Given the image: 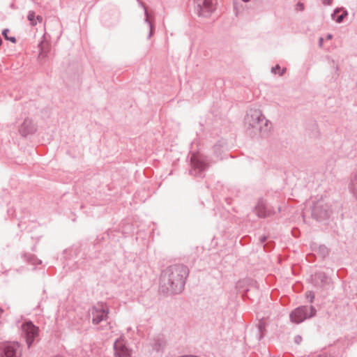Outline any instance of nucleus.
Listing matches in <instances>:
<instances>
[{
  "mask_svg": "<svg viewBox=\"0 0 357 357\" xmlns=\"http://www.w3.org/2000/svg\"><path fill=\"white\" fill-rule=\"evenodd\" d=\"M189 268L183 264H173L162 271L160 290L165 294H178L184 289Z\"/></svg>",
  "mask_w": 357,
  "mask_h": 357,
  "instance_id": "obj_1",
  "label": "nucleus"
},
{
  "mask_svg": "<svg viewBox=\"0 0 357 357\" xmlns=\"http://www.w3.org/2000/svg\"><path fill=\"white\" fill-rule=\"evenodd\" d=\"M245 123L247 126V131L252 137H265L271 129L270 121L258 109H250L248 111L245 117Z\"/></svg>",
  "mask_w": 357,
  "mask_h": 357,
  "instance_id": "obj_2",
  "label": "nucleus"
},
{
  "mask_svg": "<svg viewBox=\"0 0 357 357\" xmlns=\"http://www.w3.org/2000/svg\"><path fill=\"white\" fill-rule=\"evenodd\" d=\"M316 309L312 305H303L294 309L290 313V319L293 323L300 324L307 319L315 316Z\"/></svg>",
  "mask_w": 357,
  "mask_h": 357,
  "instance_id": "obj_3",
  "label": "nucleus"
},
{
  "mask_svg": "<svg viewBox=\"0 0 357 357\" xmlns=\"http://www.w3.org/2000/svg\"><path fill=\"white\" fill-rule=\"evenodd\" d=\"M330 213V206L324 200L320 199L314 204L312 208V216L317 220H326L328 218Z\"/></svg>",
  "mask_w": 357,
  "mask_h": 357,
  "instance_id": "obj_4",
  "label": "nucleus"
},
{
  "mask_svg": "<svg viewBox=\"0 0 357 357\" xmlns=\"http://www.w3.org/2000/svg\"><path fill=\"white\" fill-rule=\"evenodd\" d=\"M191 169L190 174L195 176L203 177L204 172L208 167V163L206 158L202 156L193 154L190 159Z\"/></svg>",
  "mask_w": 357,
  "mask_h": 357,
  "instance_id": "obj_5",
  "label": "nucleus"
},
{
  "mask_svg": "<svg viewBox=\"0 0 357 357\" xmlns=\"http://www.w3.org/2000/svg\"><path fill=\"white\" fill-rule=\"evenodd\" d=\"M215 0H195V10L199 16L207 17L215 10Z\"/></svg>",
  "mask_w": 357,
  "mask_h": 357,
  "instance_id": "obj_6",
  "label": "nucleus"
},
{
  "mask_svg": "<svg viewBox=\"0 0 357 357\" xmlns=\"http://www.w3.org/2000/svg\"><path fill=\"white\" fill-rule=\"evenodd\" d=\"M22 348L17 342H6L0 345V357H21Z\"/></svg>",
  "mask_w": 357,
  "mask_h": 357,
  "instance_id": "obj_7",
  "label": "nucleus"
},
{
  "mask_svg": "<svg viewBox=\"0 0 357 357\" xmlns=\"http://www.w3.org/2000/svg\"><path fill=\"white\" fill-rule=\"evenodd\" d=\"M109 309L107 306L103 303H97L91 309V314L92 316V323L94 325L100 324L101 321L107 319Z\"/></svg>",
  "mask_w": 357,
  "mask_h": 357,
  "instance_id": "obj_8",
  "label": "nucleus"
},
{
  "mask_svg": "<svg viewBox=\"0 0 357 357\" xmlns=\"http://www.w3.org/2000/svg\"><path fill=\"white\" fill-rule=\"evenodd\" d=\"M114 357H131V349H130L126 340L119 337L114 343Z\"/></svg>",
  "mask_w": 357,
  "mask_h": 357,
  "instance_id": "obj_9",
  "label": "nucleus"
},
{
  "mask_svg": "<svg viewBox=\"0 0 357 357\" xmlns=\"http://www.w3.org/2000/svg\"><path fill=\"white\" fill-rule=\"evenodd\" d=\"M22 329L26 336V341L29 347L32 344L34 338L38 335V328L32 322L27 321L22 324Z\"/></svg>",
  "mask_w": 357,
  "mask_h": 357,
  "instance_id": "obj_10",
  "label": "nucleus"
},
{
  "mask_svg": "<svg viewBox=\"0 0 357 357\" xmlns=\"http://www.w3.org/2000/svg\"><path fill=\"white\" fill-rule=\"evenodd\" d=\"M36 131V126L33 121L29 118L24 119L19 128V132L23 137L32 135Z\"/></svg>",
  "mask_w": 357,
  "mask_h": 357,
  "instance_id": "obj_11",
  "label": "nucleus"
},
{
  "mask_svg": "<svg viewBox=\"0 0 357 357\" xmlns=\"http://www.w3.org/2000/svg\"><path fill=\"white\" fill-rule=\"evenodd\" d=\"M255 210L257 216L261 218H264L271 214L269 210L267 209L266 203L263 199L258 200Z\"/></svg>",
  "mask_w": 357,
  "mask_h": 357,
  "instance_id": "obj_12",
  "label": "nucleus"
},
{
  "mask_svg": "<svg viewBox=\"0 0 357 357\" xmlns=\"http://www.w3.org/2000/svg\"><path fill=\"white\" fill-rule=\"evenodd\" d=\"M348 15V13L343 8H336L331 15V17L337 23L343 22L344 19Z\"/></svg>",
  "mask_w": 357,
  "mask_h": 357,
  "instance_id": "obj_13",
  "label": "nucleus"
},
{
  "mask_svg": "<svg viewBox=\"0 0 357 357\" xmlns=\"http://www.w3.org/2000/svg\"><path fill=\"white\" fill-rule=\"evenodd\" d=\"M350 191L353 196L357 199V172L351 180Z\"/></svg>",
  "mask_w": 357,
  "mask_h": 357,
  "instance_id": "obj_14",
  "label": "nucleus"
},
{
  "mask_svg": "<svg viewBox=\"0 0 357 357\" xmlns=\"http://www.w3.org/2000/svg\"><path fill=\"white\" fill-rule=\"evenodd\" d=\"M271 71L274 74H279L280 76H282L285 73L286 68H283L281 69L279 65H276L275 67L272 68Z\"/></svg>",
  "mask_w": 357,
  "mask_h": 357,
  "instance_id": "obj_15",
  "label": "nucleus"
},
{
  "mask_svg": "<svg viewBox=\"0 0 357 357\" xmlns=\"http://www.w3.org/2000/svg\"><path fill=\"white\" fill-rule=\"evenodd\" d=\"M36 14L33 11L29 12L27 19L30 22V24L31 26H35L37 24L36 20Z\"/></svg>",
  "mask_w": 357,
  "mask_h": 357,
  "instance_id": "obj_16",
  "label": "nucleus"
},
{
  "mask_svg": "<svg viewBox=\"0 0 357 357\" xmlns=\"http://www.w3.org/2000/svg\"><path fill=\"white\" fill-rule=\"evenodd\" d=\"M317 252H318V253L320 254V255L322 257H326L328 255V248L325 245H319L317 248Z\"/></svg>",
  "mask_w": 357,
  "mask_h": 357,
  "instance_id": "obj_17",
  "label": "nucleus"
},
{
  "mask_svg": "<svg viewBox=\"0 0 357 357\" xmlns=\"http://www.w3.org/2000/svg\"><path fill=\"white\" fill-rule=\"evenodd\" d=\"M9 30L8 29H4L2 31V35L4 37V38L7 40H9L13 43L16 42V38L15 37H9L8 36H6V33H8Z\"/></svg>",
  "mask_w": 357,
  "mask_h": 357,
  "instance_id": "obj_18",
  "label": "nucleus"
},
{
  "mask_svg": "<svg viewBox=\"0 0 357 357\" xmlns=\"http://www.w3.org/2000/svg\"><path fill=\"white\" fill-rule=\"evenodd\" d=\"M144 10H145V15H146L145 21L149 23V26H150V32H149V38H151V36L153 34V25L149 20V14H148L147 10L145 8H144Z\"/></svg>",
  "mask_w": 357,
  "mask_h": 357,
  "instance_id": "obj_19",
  "label": "nucleus"
},
{
  "mask_svg": "<svg viewBox=\"0 0 357 357\" xmlns=\"http://www.w3.org/2000/svg\"><path fill=\"white\" fill-rule=\"evenodd\" d=\"M265 330V325L260 322L258 326V333L259 334V339L263 337V331Z\"/></svg>",
  "mask_w": 357,
  "mask_h": 357,
  "instance_id": "obj_20",
  "label": "nucleus"
},
{
  "mask_svg": "<svg viewBox=\"0 0 357 357\" xmlns=\"http://www.w3.org/2000/svg\"><path fill=\"white\" fill-rule=\"evenodd\" d=\"M306 298L309 300L310 303H312L314 298V294L312 291L306 293Z\"/></svg>",
  "mask_w": 357,
  "mask_h": 357,
  "instance_id": "obj_21",
  "label": "nucleus"
},
{
  "mask_svg": "<svg viewBox=\"0 0 357 357\" xmlns=\"http://www.w3.org/2000/svg\"><path fill=\"white\" fill-rule=\"evenodd\" d=\"M39 47H40V52L39 54V58L42 57V56H46V51L45 50L43 44V43L40 44L39 45Z\"/></svg>",
  "mask_w": 357,
  "mask_h": 357,
  "instance_id": "obj_22",
  "label": "nucleus"
},
{
  "mask_svg": "<svg viewBox=\"0 0 357 357\" xmlns=\"http://www.w3.org/2000/svg\"><path fill=\"white\" fill-rule=\"evenodd\" d=\"M29 261L31 263L33 264H40L41 263V261L35 258V257L33 256H31V258L29 259Z\"/></svg>",
  "mask_w": 357,
  "mask_h": 357,
  "instance_id": "obj_23",
  "label": "nucleus"
},
{
  "mask_svg": "<svg viewBox=\"0 0 357 357\" xmlns=\"http://www.w3.org/2000/svg\"><path fill=\"white\" fill-rule=\"evenodd\" d=\"M302 341V337L300 336V335H296L294 338V342L296 343V344H300L301 342Z\"/></svg>",
  "mask_w": 357,
  "mask_h": 357,
  "instance_id": "obj_24",
  "label": "nucleus"
},
{
  "mask_svg": "<svg viewBox=\"0 0 357 357\" xmlns=\"http://www.w3.org/2000/svg\"><path fill=\"white\" fill-rule=\"evenodd\" d=\"M322 3L325 5H331L333 0H321Z\"/></svg>",
  "mask_w": 357,
  "mask_h": 357,
  "instance_id": "obj_25",
  "label": "nucleus"
},
{
  "mask_svg": "<svg viewBox=\"0 0 357 357\" xmlns=\"http://www.w3.org/2000/svg\"><path fill=\"white\" fill-rule=\"evenodd\" d=\"M266 239H267V237H266V236H261V237H260V239H259L260 243H261V244L264 243H265V241H266Z\"/></svg>",
  "mask_w": 357,
  "mask_h": 357,
  "instance_id": "obj_26",
  "label": "nucleus"
},
{
  "mask_svg": "<svg viewBox=\"0 0 357 357\" xmlns=\"http://www.w3.org/2000/svg\"><path fill=\"white\" fill-rule=\"evenodd\" d=\"M36 22H38L40 23L43 21V17L40 15H37L36 17Z\"/></svg>",
  "mask_w": 357,
  "mask_h": 357,
  "instance_id": "obj_27",
  "label": "nucleus"
},
{
  "mask_svg": "<svg viewBox=\"0 0 357 357\" xmlns=\"http://www.w3.org/2000/svg\"><path fill=\"white\" fill-rule=\"evenodd\" d=\"M323 43H324V38L321 37L319 39V46L320 47H321L323 46Z\"/></svg>",
  "mask_w": 357,
  "mask_h": 357,
  "instance_id": "obj_28",
  "label": "nucleus"
},
{
  "mask_svg": "<svg viewBox=\"0 0 357 357\" xmlns=\"http://www.w3.org/2000/svg\"><path fill=\"white\" fill-rule=\"evenodd\" d=\"M213 149H214V151L216 152V151H219V149H220V145L218 144H215Z\"/></svg>",
  "mask_w": 357,
  "mask_h": 357,
  "instance_id": "obj_29",
  "label": "nucleus"
},
{
  "mask_svg": "<svg viewBox=\"0 0 357 357\" xmlns=\"http://www.w3.org/2000/svg\"><path fill=\"white\" fill-rule=\"evenodd\" d=\"M271 245H269V243L267 244L264 245V248L266 250H268L271 249Z\"/></svg>",
  "mask_w": 357,
  "mask_h": 357,
  "instance_id": "obj_30",
  "label": "nucleus"
},
{
  "mask_svg": "<svg viewBox=\"0 0 357 357\" xmlns=\"http://www.w3.org/2000/svg\"><path fill=\"white\" fill-rule=\"evenodd\" d=\"M333 38V35L331 34V33H328L327 36H326V39L327 40H331Z\"/></svg>",
  "mask_w": 357,
  "mask_h": 357,
  "instance_id": "obj_31",
  "label": "nucleus"
},
{
  "mask_svg": "<svg viewBox=\"0 0 357 357\" xmlns=\"http://www.w3.org/2000/svg\"><path fill=\"white\" fill-rule=\"evenodd\" d=\"M297 6L300 8V10L303 9V5L302 3H298Z\"/></svg>",
  "mask_w": 357,
  "mask_h": 357,
  "instance_id": "obj_32",
  "label": "nucleus"
},
{
  "mask_svg": "<svg viewBox=\"0 0 357 357\" xmlns=\"http://www.w3.org/2000/svg\"><path fill=\"white\" fill-rule=\"evenodd\" d=\"M243 2H249L250 0H242Z\"/></svg>",
  "mask_w": 357,
  "mask_h": 357,
  "instance_id": "obj_33",
  "label": "nucleus"
}]
</instances>
